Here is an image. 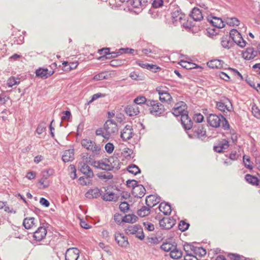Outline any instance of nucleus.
<instances>
[{
    "label": "nucleus",
    "mask_w": 260,
    "mask_h": 260,
    "mask_svg": "<svg viewBox=\"0 0 260 260\" xmlns=\"http://www.w3.org/2000/svg\"><path fill=\"white\" fill-rule=\"evenodd\" d=\"M186 105L183 102H180L175 104L172 109V113L176 117L181 116V124L185 130H189L192 126V122L188 115L186 111Z\"/></svg>",
    "instance_id": "1"
},
{
    "label": "nucleus",
    "mask_w": 260,
    "mask_h": 260,
    "mask_svg": "<svg viewBox=\"0 0 260 260\" xmlns=\"http://www.w3.org/2000/svg\"><path fill=\"white\" fill-rule=\"evenodd\" d=\"M207 122L213 127H219L221 124L222 127L224 129H228L230 128L228 120L221 115H217L210 114L207 117Z\"/></svg>",
    "instance_id": "2"
},
{
    "label": "nucleus",
    "mask_w": 260,
    "mask_h": 260,
    "mask_svg": "<svg viewBox=\"0 0 260 260\" xmlns=\"http://www.w3.org/2000/svg\"><path fill=\"white\" fill-rule=\"evenodd\" d=\"M147 105L150 106V112L154 116H160L165 112L164 106L157 101L148 100Z\"/></svg>",
    "instance_id": "3"
},
{
    "label": "nucleus",
    "mask_w": 260,
    "mask_h": 260,
    "mask_svg": "<svg viewBox=\"0 0 260 260\" xmlns=\"http://www.w3.org/2000/svg\"><path fill=\"white\" fill-rule=\"evenodd\" d=\"M104 129L106 131L103 137L105 139H109L110 135L116 133L118 131L116 123L113 120H108L104 124Z\"/></svg>",
    "instance_id": "4"
},
{
    "label": "nucleus",
    "mask_w": 260,
    "mask_h": 260,
    "mask_svg": "<svg viewBox=\"0 0 260 260\" xmlns=\"http://www.w3.org/2000/svg\"><path fill=\"white\" fill-rule=\"evenodd\" d=\"M81 145L86 149L92 151L95 154H99L101 150L100 145L90 140L83 139L81 141Z\"/></svg>",
    "instance_id": "5"
},
{
    "label": "nucleus",
    "mask_w": 260,
    "mask_h": 260,
    "mask_svg": "<svg viewBox=\"0 0 260 260\" xmlns=\"http://www.w3.org/2000/svg\"><path fill=\"white\" fill-rule=\"evenodd\" d=\"M167 89L168 88L165 86H159L156 88V91L159 94V100L161 102L170 103L172 98Z\"/></svg>",
    "instance_id": "6"
},
{
    "label": "nucleus",
    "mask_w": 260,
    "mask_h": 260,
    "mask_svg": "<svg viewBox=\"0 0 260 260\" xmlns=\"http://www.w3.org/2000/svg\"><path fill=\"white\" fill-rule=\"evenodd\" d=\"M125 232L127 234H135L136 237L141 240L144 238L143 230L140 225L136 224L129 225L125 229Z\"/></svg>",
    "instance_id": "7"
},
{
    "label": "nucleus",
    "mask_w": 260,
    "mask_h": 260,
    "mask_svg": "<svg viewBox=\"0 0 260 260\" xmlns=\"http://www.w3.org/2000/svg\"><path fill=\"white\" fill-rule=\"evenodd\" d=\"M193 134L187 133V135L190 138L203 139L206 136V132L204 127L199 125L198 127H194L192 129Z\"/></svg>",
    "instance_id": "8"
},
{
    "label": "nucleus",
    "mask_w": 260,
    "mask_h": 260,
    "mask_svg": "<svg viewBox=\"0 0 260 260\" xmlns=\"http://www.w3.org/2000/svg\"><path fill=\"white\" fill-rule=\"evenodd\" d=\"M217 108L222 112H230L233 109V106L231 101L228 99H224L216 102Z\"/></svg>",
    "instance_id": "9"
},
{
    "label": "nucleus",
    "mask_w": 260,
    "mask_h": 260,
    "mask_svg": "<svg viewBox=\"0 0 260 260\" xmlns=\"http://www.w3.org/2000/svg\"><path fill=\"white\" fill-rule=\"evenodd\" d=\"M185 15L178 10L173 12L172 14V21L173 23L175 25L179 24V23L184 25L183 21H185ZM183 26L185 27L184 25Z\"/></svg>",
    "instance_id": "10"
},
{
    "label": "nucleus",
    "mask_w": 260,
    "mask_h": 260,
    "mask_svg": "<svg viewBox=\"0 0 260 260\" xmlns=\"http://www.w3.org/2000/svg\"><path fill=\"white\" fill-rule=\"evenodd\" d=\"M134 135L133 127L130 124H127L121 131L120 137L124 141L131 139Z\"/></svg>",
    "instance_id": "11"
},
{
    "label": "nucleus",
    "mask_w": 260,
    "mask_h": 260,
    "mask_svg": "<svg viewBox=\"0 0 260 260\" xmlns=\"http://www.w3.org/2000/svg\"><path fill=\"white\" fill-rule=\"evenodd\" d=\"M115 240L118 245L121 247L126 248L128 246L129 243L127 238L124 236L123 234L116 232L114 235Z\"/></svg>",
    "instance_id": "12"
},
{
    "label": "nucleus",
    "mask_w": 260,
    "mask_h": 260,
    "mask_svg": "<svg viewBox=\"0 0 260 260\" xmlns=\"http://www.w3.org/2000/svg\"><path fill=\"white\" fill-rule=\"evenodd\" d=\"M176 223V220L172 217H164L159 221L160 226L165 230L171 229Z\"/></svg>",
    "instance_id": "13"
},
{
    "label": "nucleus",
    "mask_w": 260,
    "mask_h": 260,
    "mask_svg": "<svg viewBox=\"0 0 260 260\" xmlns=\"http://www.w3.org/2000/svg\"><path fill=\"white\" fill-rule=\"evenodd\" d=\"M79 256V250L76 248H69L65 255L66 260H77Z\"/></svg>",
    "instance_id": "14"
},
{
    "label": "nucleus",
    "mask_w": 260,
    "mask_h": 260,
    "mask_svg": "<svg viewBox=\"0 0 260 260\" xmlns=\"http://www.w3.org/2000/svg\"><path fill=\"white\" fill-rule=\"evenodd\" d=\"M78 169L82 174H84L87 177V178H92L94 176L91 169L88 164L84 163L78 164Z\"/></svg>",
    "instance_id": "15"
},
{
    "label": "nucleus",
    "mask_w": 260,
    "mask_h": 260,
    "mask_svg": "<svg viewBox=\"0 0 260 260\" xmlns=\"http://www.w3.org/2000/svg\"><path fill=\"white\" fill-rule=\"evenodd\" d=\"M148 0H130L129 4L134 8L139 9L137 13L141 12L147 5Z\"/></svg>",
    "instance_id": "16"
},
{
    "label": "nucleus",
    "mask_w": 260,
    "mask_h": 260,
    "mask_svg": "<svg viewBox=\"0 0 260 260\" xmlns=\"http://www.w3.org/2000/svg\"><path fill=\"white\" fill-rule=\"evenodd\" d=\"M47 234V230L45 228L40 226L34 233L33 237L37 241H40L44 239Z\"/></svg>",
    "instance_id": "17"
},
{
    "label": "nucleus",
    "mask_w": 260,
    "mask_h": 260,
    "mask_svg": "<svg viewBox=\"0 0 260 260\" xmlns=\"http://www.w3.org/2000/svg\"><path fill=\"white\" fill-rule=\"evenodd\" d=\"M91 166L95 168L103 170L110 171L108 159L101 160L99 161H93Z\"/></svg>",
    "instance_id": "18"
},
{
    "label": "nucleus",
    "mask_w": 260,
    "mask_h": 260,
    "mask_svg": "<svg viewBox=\"0 0 260 260\" xmlns=\"http://www.w3.org/2000/svg\"><path fill=\"white\" fill-rule=\"evenodd\" d=\"M125 111L126 114L129 116H134L140 113V109L139 107L134 104L127 106L125 108Z\"/></svg>",
    "instance_id": "19"
},
{
    "label": "nucleus",
    "mask_w": 260,
    "mask_h": 260,
    "mask_svg": "<svg viewBox=\"0 0 260 260\" xmlns=\"http://www.w3.org/2000/svg\"><path fill=\"white\" fill-rule=\"evenodd\" d=\"M257 54V51L254 50L252 47H249L242 53V56L245 59L250 60L254 58Z\"/></svg>",
    "instance_id": "20"
},
{
    "label": "nucleus",
    "mask_w": 260,
    "mask_h": 260,
    "mask_svg": "<svg viewBox=\"0 0 260 260\" xmlns=\"http://www.w3.org/2000/svg\"><path fill=\"white\" fill-rule=\"evenodd\" d=\"M145 192L146 190L144 187L142 185L138 184L133 188L132 194L136 198H141L144 196Z\"/></svg>",
    "instance_id": "21"
},
{
    "label": "nucleus",
    "mask_w": 260,
    "mask_h": 260,
    "mask_svg": "<svg viewBox=\"0 0 260 260\" xmlns=\"http://www.w3.org/2000/svg\"><path fill=\"white\" fill-rule=\"evenodd\" d=\"M53 71H49L47 69L40 68L36 72V76L42 78L46 79L54 74Z\"/></svg>",
    "instance_id": "22"
},
{
    "label": "nucleus",
    "mask_w": 260,
    "mask_h": 260,
    "mask_svg": "<svg viewBox=\"0 0 260 260\" xmlns=\"http://www.w3.org/2000/svg\"><path fill=\"white\" fill-rule=\"evenodd\" d=\"M229 146V142L225 139L219 141L217 145L214 147L215 151L220 153L228 148Z\"/></svg>",
    "instance_id": "23"
},
{
    "label": "nucleus",
    "mask_w": 260,
    "mask_h": 260,
    "mask_svg": "<svg viewBox=\"0 0 260 260\" xmlns=\"http://www.w3.org/2000/svg\"><path fill=\"white\" fill-rule=\"evenodd\" d=\"M107 159L110 170L114 169L118 170L120 168V161L117 157H110Z\"/></svg>",
    "instance_id": "24"
},
{
    "label": "nucleus",
    "mask_w": 260,
    "mask_h": 260,
    "mask_svg": "<svg viewBox=\"0 0 260 260\" xmlns=\"http://www.w3.org/2000/svg\"><path fill=\"white\" fill-rule=\"evenodd\" d=\"M208 20L210 23L217 28H222L224 26V22L220 18L212 17L211 18H208Z\"/></svg>",
    "instance_id": "25"
},
{
    "label": "nucleus",
    "mask_w": 260,
    "mask_h": 260,
    "mask_svg": "<svg viewBox=\"0 0 260 260\" xmlns=\"http://www.w3.org/2000/svg\"><path fill=\"white\" fill-rule=\"evenodd\" d=\"M74 152L73 149H69L64 151L62 156V160L65 162L70 161L74 159Z\"/></svg>",
    "instance_id": "26"
},
{
    "label": "nucleus",
    "mask_w": 260,
    "mask_h": 260,
    "mask_svg": "<svg viewBox=\"0 0 260 260\" xmlns=\"http://www.w3.org/2000/svg\"><path fill=\"white\" fill-rule=\"evenodd\" d=\"M190 16L194 21H199L203 19V16L201 10L197 8H194Z\"/></svg>",
    "instance_id": "27"
},
{
    "label": "nucleus",
    "mask_w": 260,
    "mask_h": 260,
    "mask_svg": "<svg viewBox=\"0 0 260 260\" xmlns=\"http://www.w3.org/2000/svg\"><path fill=\"white\" fill-rule=\"evenodd\" d=\"M160 202V198H155V196L150 195L146 199V204L149 207H152Z\"/></svg>",
    "instance_id": "28"
},
{
    "label": "nucleus",
    "mask_w": 260,
    "mask_h": 260,
    "mask_svg": "<svg viewBox=\"0 0 260 260\" xmlns=\"http://www.w3.org/2000/svg\"><path fill=\"white\" fill-rule=\"evenodd\" d=\"M101 195L100 190L98 188L91 189L85 193V197L88 199L97 198Z\"/></svg>",
    "instance_id": "29"
},
{
    "label": "nucleus",
    "mask_w": 260,
    "mask_h": 260,
    "mask_svg": "<svg viewBox=\"0 0 260 260\" xmlns=\"http://www.w3.org/2000/svg\"><path fill=\"white\" fill-rule=\"evenodd\" d=\"M221 44L223 48L229 49L233 46L234 43L233 41L230 39V37L226 36L222 37Z\"/></svg>",
    "instance_id": "30"
},
{
    "label": "nucleus",
    "mask_w": 260,
    "mask_h": 260,
    "mask_svg": "<svg viewBox=\"0 0 260 260\" xmlns=\"http://www.w3.org/2000/svg\"><path fill=\"white\" fill-rule=\"evenodd\" d=\"M209 68L220 69L223 67V61L219 59H213L207 62Z\"/></svg>",
    "instance_id": "31"
},
{
    "label": "nucleus",
    "mask_w": 260,
    "mask_h": 260,
    "mask_svg": "<svg viewBox=\"0 0 260 260\" xmlns=\"http://www.w3.org/2000/svg\"><path fill=\"white\" fill-rule=\"evenodd\" d=\"M23 225L26 229H30L33 227H35L36 226L35 218L34 217L25 218L23 222Z\"/></svg>",
    "instance_id": "32"
},
{
    "label": "nucleus",
    "mask_w": 260,
    "mask_h": 260,
    "mask_svg": "<svg viewBox=\"0 0 260 260\" xmlns=\"http://www.w3.org/2000/svg\"><path fill=\"white\" fill-rule=\"evenodd\" d=\"M93 162L92 161L91 155L87 152H83L81 154V160L78 164H90Z\"/></svg>",
    "instance_id": "33"
},
{
    "label": "nucleus",
    "mask_w": 260,
    "mask_h": 260,
    "mask_svg": "<svg viewBox=\"0 0 260 260\" xmlns=\"http://www.w3.org/2000/svg\"><path fill=\"white\" fill-rule=\"evenodd\" d=\"M159 210L165 215L170 214L171 212V207L168 203L163 202L161 203L159 206Z\"/></svg>",
    "instance_id": "34"
},
{
    "label": "nucleus",
    "mask_w": 260,
    "mask_h": 260,
    "mask_svg": "<svg viewBox=\"0 0 260 260\" xmlns=\"http://www.w3.org/2000/svg\"><path fill=\"white\" fill-rule=\"evenodd\" d=\"M170 255L171 257L173 259H178L182 256V252L181 250L179 249L175 245L173 249L171 250Z\"/></svg>",
    "instance_id": "35"
},
{
    "label": "nucleus",
    "mask_w": 260,
    "mask_h": 260,
    "mask_svg": "<svg viewBox=\"0 0 260 260\" xmlns=\"http://www.w3.org/2000/svg\"><path fill=\"white\" fill-rule=\"evenodd\" d=\"M138 219V217L134 214H127L123 217L122 221L126 223H134Z\"/></svg>",
    "instance_id": "36"
},
{
    "label": "nucleus",
    "mask_w": 260,
    "mask_h": 260,
    "mask_svg": "<svg viewBox=\"0 0 260 260\" xmlns=\"http://www.w3.org/2000/svg\"><path fill=\"white\" fill-rule=\"evenodd\" d=\"M245 178L246 180L249 183L256 185H258L259 184V180L257 179V178L253 176H252L249 174H247L245 175Z\"/></svg>",
    "instance_id": "37"
},
{
    "label": "nucleus",
    "mask_w": 260,
    "mask_h": 260,
    "mask_svg": "<svg viewBox=\"0 0 260 260\" xmlns=\"http://www.w3.org/2000/svg\"><path fill=\"white\" fill-rule=\"evenodd\" d=\"M148 206H143L138 211V214L141 217H145L150 214V208Z\"/></svg>",
    "instance_id": "38"
},
{
    "label": "nucleus",
    "mask_w": 260,
    "mask_h": 260,
    "mask_svg": "<svg viewBox=\"0 0 260 260\" xmlns=\"http://www.w3.org/2000/svg\"><path fill=\"white\" fill-rule=\"evenodd\" d=\"M194 248L195 246L192 244H186L184 245V249L186 253L187 257H191L192 256V253Z\"/></svg>",
    "instance_id": "39"
},
{
    "label": "nucleus",
    "mask_w": 260,
    "mask_h": 260,
    "mask_svg": "<svg viewBox=\"0 0 260 260\" xmlns=\"http://www.w3.org/2000/svg\"><path fill=\"white\" fill-rule=\"evenodd\" d=\"M179 64L183 68H185L187 70L197 68V64L186 61L181 60L179 62Z\"/></svg>",
    "instance_id": "40"
},
{
    "label": "nucleus",
    "mask_w": 260,
    "mask_h": 260,
    "mask_svg": "<svg viewBox=\"0 0 260 260\" xmlns=\"http://www.w3.org/2000/svg\"><path fill=\"white\" fill-rule=\"evenodd\" d=\"M243 161L244 166L246 168L248 169L249 170H252L253 169V166L249 156L246 155H243Z\"/></svg>",
    "instance_id": "41"
},
{
    "label": "nucleus",
    "mask_w": 260,
    "mask_h": 260,
    "mask_svg": "<svg viewBox=\"0 0 260 260\" xmlns=\"http://www.w3.org/2000/svg\"><path fill=\"white\" fill-rule=\"evenodd\" d=\"M192 253L193 254L198 255L200 256H203L206 254V251L204 248L202 247L195 246L194 251H193Z\"/></svg>",
    "instance_id": "42"
},
{
    "label": "nucleus",
    "mask_w": 260,
    "mask_h": 260,
    "mask_svg": "<svg viewBox=\"0 0 260 260\" xmlns=\"http://www.w3.org/2000/svg\"><path fill=\"white\" fill-rule=\"evenodd\" d=\"M127 170L130 173L135 175L140 173V169L135 165H129L127 168Z\"/></svg>",
    "instance_id": "43"
},
{
    "label": "nucleus",
    "mask_w": 260,
    "mask_h": 260,
    "mask_svg": "<svg viewBox=\"0 0 260 260\" xmlns=\"http://www.w3.org/2000/svg\"><path fill=\"white\" fill-rule=\"evenodd\" d=\"M19 79L15 78L14 77H10L7 80V85L9 87H12L15 85L19 84Z\"/></svg>",
    "instance_id": "44"
},
{
    "label": "nucleus",
    "mask_w": 260,
    "mask_h": 260,
    "mask_svg": "<svg viewBox=\"0 0 260 260\" xmlns=\"http://www.w3.org/2000/svg\"><path fill=\"white\" fill-rule=\"evenodd\" d=\"M115 195L113 192H106L103 196V200L107 201H115Z\"/></svg>",
    "instance_id": "45"
},
{
    "label": "nucleus",
    "mask_w": 260,
    "mask_h": 260,
    "mask_svg": "<svg viewBox=\"0 0 260 260\" xmlns=\"http://www.w3.org/2000/svg\"><path fill=\"white\" fill-rule=\"evenodd\" d=\"M226 22L230 26H237L239 24V21L235 17L228 18L226 20Z\"/></svg>",
    "instance_id": "46"
},
{
    "label": "nucleus",
    "mask_w": 260,
    "mask_h": 260,
    "mask_svg": "<svg viewBox=\"0 0 260 260\" xmlns=\"http://www.w3.org/2000/svg\"><path fill=\"white\" fill-rule=\"evenodd\" d=\"M241 34L236 30L235 29H233L231 30L230 32V39L234 41L235 39H237L238 38H241Z\"/></svg>",
    "instance_id": "47"
},
{
    "label": "nucleus",
    "mask_w": 260,
    "mask_h": 260,
    "mask_svg": "<svg viewBox=\"0 0 260 260\" xmlns=\"http://www.w3.org/2000/svg\"><path fill=\"white\" fill-rule=\"evenodd\" d=\"M147 102L148 101H147L146 98L144 96H138L134 100V103L136 105L143 104L145 103L147 104Z\"/></svg>",
    "instance_id": "48"
},
{
    "label": "nucleus",
    "mask_w": 260,
    "mask_h": 260,
    "mask_svg": "<svg viewBox=\"0 0 260 260\" xmlns=\"http://www.w3.org/2000/svg\"><path fill=\"white\" fill-rule=\"evenodd\" d=\"M175 245H172L170 243H163L160 246L161 249L165 251H171V250Z\"/></svg>",
    "instance_id": "49"
},
{
    "label": "nucleus",
    "mask_w": 260,
    "mask_h": 260,
    "mask_svg": "<svg viewBox=\"0 0 260 260\" xmlns=\"http://www.w3.org/2000/svg\"><path fill=\"white\" fill-rule=\"evenodd\" d=\"M106 96V94L105 93H97L94 94L92 96L91 100L87 102V105H89L92 102H93V101H94L95 100H97L99 98H104Z\"/></svg>",
    "instance_id": "50"
},
{
    "label": "nucleus",
    "mask_w": 260,
    "mask_h": 260,
    "mask_svg": "<svg viewBox=\"0 0 260 260\" xmlns=\"http://www.w3.org/2000/svg\"><path fill=\"white\" fill-rule=\"evenodd\" d=\"M98 53L100 54L103 55L100 58H101L105 56H106V58H107V56H109L110 55V49L109 48H104L101 49L99 50Z\"/></svg>",
    "instance_id": "51"
},
{
    "label": "nucleus",
    "mask_w": 260,
    "mask_h": 260,
    "mask_svg": "<svg viewBox=\"0 0 260 260\" xmlns=\"http://www.w3.org/2000/svg\"><path fill=\"white\" fill-rule=\"evenodd\" d=\"M252 113L255 117L260 119V110L255 105H253L252 107Z\"/></svg>",
    "instance_id": "52"
},
{
    "label": "nucleus",
    "mask_w": 260,
    "mask_h": 260,
    "mask_svg": "<svg viewBox=\"0 0 260 260\" xmlns=\"http://www.w3.org/2000/svg\"><path fill=\"white\" fill-rule=\"evenodd\" d=\"M189 224L185 222L184 221H181L178 225L179 229L182 232H184L189 228Z\"/></svg>",
    "instance_id": "53"
},
{
    "label": "nucleus",
    "mask_w": 260,
    "mask_h": 260,
    "mask_svg": "<svg viewBox=\"0 0 260 260\" xmlns=\"http://www.w3.org/2000/svg\"><path fill=\"white\" fill-rule=\"evenodd\" d=\"M46 129V124L44 122L40 123L36 129V132L38 135L42 134Z\"/></svg>",
    "instance_id": "54"
},
{
    "label": "nucleus",
    "mask_w": 260,
    "mask_h": 260,
    "mask_svg": "<svg viewBox=\"0 0 260 260\" xmlns=\"http://www.w3.org/2000/svg\"><path fill=\"white\" fill-rule=\"evenodd\" d=\"M234 42L236 43L239 46H240L241 48H243L246 46V41L242 38L241 35L240 39H235V40L233 41V43Z\"/></svg>",
    "instance_id": "55"
},
{
    "label": "nucleus",
    "mask_w": 260,
    "mask_h": 260,
    "mask_svg": "<svg viewBox=\"0 0 260 260\" xmlns=\"http://www.w3.org/2000/svg\"><path fill=\"white\" fill-rule=\"evenodd\" d=\"M105 148L108 153L111 154L114 150V146L112 143L109 142L105 145Z\"/></svg>",
    "instance_id": "56"
},
{
    "label": "nucleus",
    "mask_w": 260,
    "mask_h": 260,
    "mask_svg": "<svg viewBox=\"0 0 260 260\" xmlns=\"http://www.w3.org/2000/svg\"><path fill=\"white\" fill-rule=\"evenodd\" d=\"M119 209L123 212H126L129 209V205L125 202H122L119 205Z\"/></svg>",
    "instance_id": "57"
},
{
    "label": "nucleus",
    "mask_w": 260,
    "mask_h": 260,
    "mask_svg": "<svg viewBox=\"0 0 260 260\" xmlns=\"http://www.w3.org/2000/svg\"><path fill=\"white\" fill-rule=\"evenodd\" d=\"M152 5L154 8H158L163 5V0H152Z\"/></svg>",
    "instance_id": "58"
},
{
    "label": "nucleus",
    "mask_w": 260,
    "mask_h": 260,
    "mask_svg": "<svg viewBox=\"0 0 260 260\" xmlns=\"http://www.w3.org/2000/svg\"><path fill=\"white\" fill-rule=\"evenodd\" d=\"M99 178L101 179L109 180L113 178V176L111 173H101L99 175Z\"/></svg>",
    "instance_id": "59"
},
{
    "label": "nucleus",
    "mask_w": 260,
    "mask_h": 260,
    "mask_svg": "<svg viewBox=\"0 0 260 260\" xmlns=\"http://www.w3.org/2000/svg\"><path fill=\"white\" fill-rule=\"evenodd\" d=\"M122 217L121 214L116 213L114 215V220L118 224H120L122 222Z\"/></svg>",
    "instance_id": "60"
},
{
    "label": "nucleus",
    "mask_w": 260,
    "mask_h": 260,
    "mask_svg": "<svg viewBox=\"0 0 260 260\" xmlns=\"http://www.w3.org/2000/svg\"><path fill=\"white\" fill-rule=\"evenodd\" d=\"M104 79H106V76L104 73H99L95 75L93 78V79L95 81L102 80Z\"/></svg>",
    "instance_id": "61"
},
{
    "label": "nucleus",
    "mask_w": 260,
    "mask_h": 260,
    "mask_svg": "<svg viewBox=\"0 0 260 260\" xmlns=\"http://www.w3.org/2000/svg\"><path fill=\"white\" fill-rule=\"evenodd\" d=\"M88 178L84 177H81L79 179V182L82 185H87L89 183V180H87Z\"/></svg>",
    "instance_id": "62"
},
{
    "label": "nucleus",
    "mask_w": 260,
    "mask_h": 260,
    "mask_svg": "<svg viewBox=\"0 0 260 260\" xmlns=\"http://www.w3.org/2000/svg\"><path fill=\"white\" fill-rule=\"evenodd\" d=\"M126 184H127V186L132 187H133V188H134V187H135L136 186H137L138 185L137 181L135 180H127L126 181Z\"/></svg>",
    "instance_id": "63"
},
{
    "label": "nucleus",
    "mask_w": 260,
    "mask_h": 260,
    "mask_svg": "<svg viewBox=\"0 0 260 260\" xmlns=\"http://www.w3.org/2000/svg\"><path fill=\"white\" fill-rule=\"evenodd\" d=\"M255 162L257 169L260 171V155L256 153L254 154Z\"/></svg>",
    "instance_id": "64"
}]
</instances>
